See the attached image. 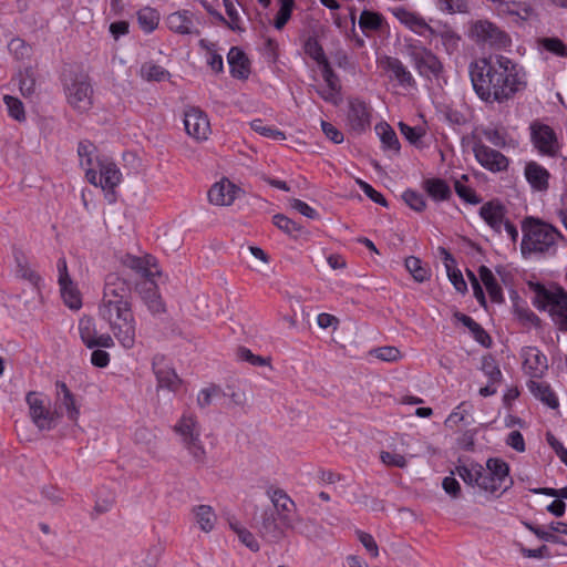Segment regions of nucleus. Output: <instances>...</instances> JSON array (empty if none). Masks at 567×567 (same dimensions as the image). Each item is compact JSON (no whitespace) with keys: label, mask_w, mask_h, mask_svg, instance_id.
<instances>
[{"label":"nucleus","mask_w":567,"mask_h":567,"mask_svg":"<svg viewBox=\"0 0 567 567\" xmlns=\"http://www.w3.org/2000/svg\"><path fill=\"white\" fill-rule=\"evenodd\" d=\"M468 74L475 94L487 104H506L527 87L525 69L503 54L471 62Z\"/></svg>","instance_id":"nucleus-1"},{"label":"nucleus","mask_w":567,"mask_h":567,"mask_svg":"<svg viewBox=\"0 0 567 567\" xmlns=\"http://www.w3.org/2000/svg\"><path fill=\"white\" fill-rule=\"evenodd\" d=\"M454 474L458 475L465 484L477 486L491 494L502 495L513 485L509 465L497 457L488 458L486 467L475 461L460 463L452 472V475Z\"/></svg>","instance_id":"nucleus-2"},{"label":"nucleus","mask_w":567,"mask_h":567,"mask_svg":"<svg viewBox=\"0 0 567 567\" xmlns=\"http://www.w3.org/2000/svg\"><path fill=\"white\" fill-rule=\"evenodd\" d=\"M523 239L520 251L524 257L537 255L554 256L557 243L563 235L551 225L534 217H526L522 223Z\"/></svg>","instance_id":"nucleus-3"},{"label":"nucleus","mask_w":567,"mask_h":567,"mask_svg":"<svg viewBox=\"0 0 567 567\" xmlns=\"http://www.w3.org/2000/svg\"><path fill=\"white\" fill-rule=\"evenodd\" d=\"M99 317L109 323L114 337L126 349L133 348L135 343L136 321L132 310V301L122 303L100 302Z\"/></svg>","instance_id":"nucleus-4"},{"label":"nucleus","mask_w":567,"mask_h":567,"mask_svg":"<svg viewBox=\"0 0 567 567\" xmlns=\"http://www.w3.org/2000/svg\"><path fill=\"white\" fill-rule=\"evenodd\" d=\"M533 303L538 310H548L558 328L567 332V292L561 287L546 288L538 284Z\"/></svg>","instance_id":"nucleus-5"},{"label":"nucleus","mask_w":567,"mask_h":567,"mask_svg":"<svg viewBox=\"0 0 567 567\" xmlns=\"http://www.w3.org/2000/svg\"><path fill=\"white\" fill-rule=\"evenodd\" d=\"M173 430L179 436L183 446L194 461L199 465H204L206 463V450L200 440L202 426L197 416L193 412H184Z\"/></svg>","instance_id":"nucleus-6"},{"label":"nucleus","mask_w":567,"mask_h":567,"mask_svg":"<svg viewBox=\"0 0 567 567\" xmlns=\"http://www.w3.org/2000/svg\"><path fill=\"white\" fill-rule=\"evenodd\" d=\"M25 402L29 406L30 417L40 431H50L54 429L62 417V413L56 409L51 410L50 401L45 400L39 392H28L25 395Z\"/></svg>","instance_id":"nucleus-7"},{"label":"nucleus","mask_w":567,"mask_h":567,"mask_svg":"<svg viewBox=\"0 0 567 567\" xmlns=\"http://www.w3.org/2000/svg\"><path fill=\"white\" fill-rule=\"evenodd\" d=\"M408 55L411 59L413 68L420 76L432 80L439 79L444 71L440 59L420 41L408 44Z\"/></svg>","instance_id":"nucleus-8"},{"label":"nucleus","mask_w":567,"mask_h":567,"mask_svg":"<svg viewBox=\"0 0 567 567\" xmlns=\"http://www.w3.org/2000/svg\"><path fill=\"white\" fill-rule=\"evenodd\" d=\"M471 37L476 43L495 50H503L512 44L511 37L488 20H478L471 28Z\"/></svg>","instance_id":"nucleus-9"},{"label":"nucleus","mask_w":567,"mask_h":567,"mask_svg":"<svg viewBox=\"0 0 567 567\" xmlns=\"http://www.w3.org/2000/svg\"><path fill=\"white\" fill-rule=\"evenodd\" d=\"M267 495L274 505V512L281 525L286 528L295 530L297 528V523L301 522L302 519L295 515L296 503L293 499L281 488L270 487L267 489Z\"/></svg>","instance_id":"nucleus-10"},{"label":"nucleus","mask_w":567,"mask_h":567,"mask_svg":"<svg viewBox=\"0 0 567 567\" xmlns=\"http://www.w3.org/2000/svg\"><path fill=\"white\" fill-rule=\"evenodd\" d=\"M69 104L78 112H86L92 106L93 89L87 75L79 74L65 85Z\"/></svg>","instance_id":"nucleus-11"},{"label":"nucleus","mask_w":567,"mask_h":567,"mask_svg":"<svg viewBox=\"0 0 567 567\" xmlns=\"http://www.w3.org/2000/svg\"><path fill=\"white\" fill-rule=\"evenodd\" d=\"M532 142L537 151L550 157L559 152V143L555 131L547 124L534 122L530 124Z\"/></svg>","instance_id":"nucleus-12"},{"label":"nucleus","mask_w":567,"mask_h":567,"mask_svg":"<svg viewBox=\"0 0 567 567\" xmlns=\"http://www.w3.org/2000/svg\"><path fill=\"white\" fill-rule=\"evenodd\" d=\"M97 183L103 190H106V196H114V188L121 183L122 173L117 165L109 157H96Z\"/></svg>","instance_id":"nucleus-13"},{"label":"nucleus","mask_w":567,"mask_h":567,"mask_svg":"<svg viewBox=\"0 0 567 567\" xmlns=\"http://www.w3.org/2000/svg\"><path fill=\"white\" fill-rule=\"evenodd\" d=\"M122 303V301H132V288L130 282L118 274L111 272L105 277L103 297L101 302Z\"/></svg>","instance_id":"nucleus-14"},{"label":"nucleus","mask_w":567,"mask_h":567,"mask_svg":"<svg viewBox=\"0 0 567 567\" xmlns=\"http://www.w3.org/2000/svg\"><path fill=\"white\" fill-rule=\"evenodd\" d=\"M186 133L196 141H205L210 134V123L207 114L199 107H189L184 112Z\"/></svg>","instance_id":"nucleus-15"},{"label":"nucleus","mask_w":567,"mask_h":567,"mask_svg":"<svg viewBox=\"0 0 567 567\" xmlns=\"http://www.w3.org/2000/svg\"><path fill=\"white\" fill-rule=\"evenodd\" d=\"M152 368L157 380V389H166L172 392L179 389L182 380L164 355H154Z\"/></svg>","instance_id":"nucleus-16"},{"label":"nucleus","mask_w":567,"mask_h":567,"mask_svg":"<svg viewBox=\"0 0 567 567\" xmlns=\"http://www.w3.org/2000/svg\"><path fill=\"white\" fill-rule=\"evenodd\" d=\"M347 124L357 134H362L371 125V112L368 104L360 99L349 101Z\"/></svg>","instance_id":"nucleus-17"},{"label":"nucleus","mask_w":567,"mask_h":567,"mask_svg":"<svg viewBox=\"0 0 567 567\" xmlns=\"http://www.w3.org/2000/svg\"><path fill=\"white\" fill-rule=\"evenodd\" d=\"M473 152L476 161L485 169L497 173L506 171L508 167L509 162L505 155L483 143H475Z\"/></svg>","instance_id":"nucleus-18"},{"label":"nucleus","mask_w":567,"mask_h":567,"mask_svg":"<svg viewBox=\"0 0 567 567\" xmlns=\"http://www.w3.org/2000/svg\"><path fill=\"white\" fill-rule=\"evenodd\" d=\"M79 332L81 340L90 349L114 347V340L109 333H97L94 319L91 317L80 319Z\"/></svg>","instance_id":"nucleus-19"},{"label":"nucleus","mask_w":567,"mask_h":567,"mask_svg":"<svg viewBox=\"0 0 567 567\" xmlns=\"http://www.w3.org/2000/svg\"><path fill=\"white\" fill-rule=\"evenodd\" d=\"M523 370L532 379H540L548 370L547 357L537 347H524L520 351Z\"/></svg>","instance_id":"nucleus-20"},{"label":"nucleus","mask_w":567,"mask_h":567,"mask_svg":"<svg viewBox=\"0 0 567 567\" xmlns=\"http://www.w3.org/2000/svg\"><path fill=\"white\" fill-rule=\"evenodd\" d=\"M381 64L384 71L389 73V78L391 80H395L400 86L405 89H413L416 86L415 79L400 59L384 56Z\"/></svg>","instance_id":"nucleus-21"},{"label":"nucleus","mask_w":567,"mask_h":567,"mask_svg":"<svg viewBox=\"0 0 567 567\" xmlns=\"http://www.w3.org/2000/svg\"><path fill=\"white\" fill-rule=\"evenodd\" d=\"M122 264L123 266L141 275L145 280H150L159 275L157 260L152 255L137 257L131 254H126L122 257Z\"/></svg>","instance_id":"nucleus-22"},{"label":"nucleus","mask_w":567,"mask_h":567,"mask_svg":"<svg viewBox=\"0 0 567 567\" xmlns=\"http://www.w3.org/2000/svg\"><path fill=\"white\" fill-rule=\"evenodd\" d=\"M62 413L65 410L66 416L70 421L76 422L80 415V408L76 404L74 394L70 391L65 382H55V408Z\"/></svg>","instance_id":"nucleus-23"},{"label":"nucleus","mask_w":567,"mask_h":567,"mask_svg":"<svg viewBox=\"0 0 567 567\" xmlns=\"http://www.w3.org/2000/svg\"><path fill=\"white\" fill-rule=\"evenodd\" d=\"M96 146L87 141H81L78 145V155L80 157V164L85 168V177L87 182L92 185H96L97 183V171L96 166V157H100L97 154Z\"/></svg>","instance_id":"nucleus-24"},{"label":"nucleus","mask_w":567,"mask_h":567,"mask_svg":"<svg viewBox=\"0 0 567 567\" xmlns=\"http://www.w3.org/2000/svg\"><path fill=\"white\" fill-rule=\"evenodd\" d=\"M239 190L240 189L235 184L228 179H223L210 187L208 190V199L214 205L229 206L236 199Z\"/></svg>","instance_id":"nucleus-25"},{"label":"nucleus","mask_w":567,"mask_h":567,"mask_svg":"<svg viewBox=\"0 0 567 567\" xmlns=\"http://www.w3.org/2000/svg\"><path fill=\"white\" fill-rule=\"evenodd\" d=\"M288 528L281 525L272 509H266L261 514L259 532L264 538L277 543L285 537Z\"/></svg>","instance_id":"nucleus-26"},{"label":"nucleus","mask_w":567,"mask_h":567,"mask_svg":"<svg viewBox=\"0 0 567 567\" xmlns=\"http://www.w3.org/2000/svg\"><path fill=\"white\" fill-rule=\"evenodd\" d=\"M480 216L493 230L501 234L506 221V208L498 200H489L481 206Z\"/></svg>","instance_id":"nucleus-27"},{"label":"nucleus","mask_w":567,"mask_h":567,"mask_svg":"<svg viewBox=\"0 0 567 567\" xmlns=\"http://www.w3.org/2000/svg\"><path fill=\"white\" fill-rule=\"evenodd\" d=\"M227 61L234 79L247 80L249 78L250 61L240 48L231 47L227 54Z\"/></svg>","instance_id":"nucleus-28"},{"label":"nucleus","mask_w":567,"mask_h":567,"mask_svg":"<svg viewBox=\"0 0 567 567\" xmlns=\"http://www.w3.org/2000/svg\"><path fill=\"white\" fill-rule=\"evenodd\" d=\"M398 20L416 34L426 38L434 34L433 29L419 14L411 12L404 8H396L393 11Z\"/></svg>","instance_id":"nucleus-29"},{"label":"nucleus","mask_w":567,"mask_h":567,"mask_svg":"<svg viewBox=\"0 0 567 567\" xmlns=\"http://www.w3.org/2000/svg\"><path fill=\"white\" fill-rule=\"evenodd\" d=\"M137 290L152 313H161L165 311V307L158 293V287L154 281V278L144 280L137 286Z\"/></svg>","instance_id":"nucleus-30"},{"label":"nucleus","mask_w":567,"mask_h":567,"mask_svg":"<svg viewBox=\"0 0 567 567\" xmlns=\"http://www.w3.org/2000/svg\"><path fill=\"white\" fill-rule=\"evenodd\" d=\"M166 24L168 29L177 34L186 35L198 33L193 22V13L188 10H179L167 16Z\"/></svg>","instance_id":"nucleus-31"},{"label":"nucleus","mask_w":567,"mask_h":567,"mask_svg":"<svg viewBox=\"0 0 567 567\" xmlns=\"http://www.w3.org/2000/svg\"><path fill=\"white\" fill-rule=\"evenodd\" d=\"M424 192L434 202H446L452 197V189L446 181L437 177L426 178L422 183Z\"/></svg>","instance_id":"nucleus-32"},{"label":"nucleus","mask_w":567,"mask_h":567,"mask_svg":"<svg viewBox=\"0 0 567 567\" xmlns=\"http://www.w3.org/2000/svg\"><path fill=\"white\" fill-rule=\"evenodd\" d=\"M530 393L550 409H557L559 401L551 386L547 382L530 380L527 382Z\"/></svg>","instance_id":"nucleus-33"},{"label":"nucleus","mask_w":567,"mask_h":567,"mask_svg":"<svg viewBox=\"0 0 567 567\" xmlns=\"http://www.w3.org/2000/svg\"><path fill=\"white\" fill-rule=\"evenodd\" d=\"M525 176L534 189L543 192L548 188L549 172L538 163H527L525 167Z\"/></svg>","instance_id":"nucleus-34"},{"label":"nucleus","mask_w":567,"mask_h":567,"mask_svg":"<svg viewBox=\"0 0 567 567\" xmlns=\"http://www.w3.org/2000/svg\"><path fill=\"white\" fill-rule=\"evenodd\" d=\"M440 252L443 258V261H444V265H445V268L447 271V276H449L451 282L453 284L454 288L460 292H465L467 290V285L463 278L461 270H458L455 267L456 261H455L454 257L447 249H445L443 247H440Z\"/></svg>","instance_id":"nucleus-35"},{"label":"nucleus","mask_w":567,"mask_h":567,"mask_svg":"<svg viewBox=\"0 0 567 567\" xmlns=\"http://www.w3.org/2000/svg\"><path fill=\"white\" fill-rule=\"evenodd\" d=\"M358 23L367 37H370L373 32L382 31L386 25L385 18L381 13L370 10L361 12Z\"/></svg>","instance_id":"nucleus-36"},{"label":"nucleus","mask_w":567,"mask_h":567,"mask_svg":"<svg viewBox=\"0 0 567 567\" xmlns=\"http://www.w3.org/2000/svg\"><path fill=\"white\" fill-rule=\"evenodd\" d=\"M454 318L470 330L475 341L481 346L485 348L491 347L492 339L489 334L472 317L457 311L454 313Z\"/></svg>","instance_id":"nucleus-37"},{"label":"nucleus","mask_w":567,"mask_h":567,"mask_svg":"<svg viewBox=\"0 0 567 567\" xmlns=\"http://www.w3.org/2000/svg\"><path fill=\"white\" fill-rule=\"evenodd\" d=\"M478 275L489 295L491 300L493 302H497V303L503 302L504 301L503 289L498 285L492 270L488 267L482 265L478 268Z\"/></svg>","instance_id":"nucleus-38"},{"label":"nucleus","mask_w":567,"mask_h":567,"mask_svg":"<svg viewBox=\"0 0 567 567\" xmlns=\"http://www.w3.org/2000/svg\"><path fill=\"white\" fill-rule=\"evenodd\" d=\"M59 286L64 303L70 309L79 310L82 307V298L76 285L72 281V279L64 282H59Z\"/></svg>","instance_id":"nucleus-39"},{"label":"nucleus","mask_w":567,"mask_h":567,"mask_svg":"<svg viewBox=\"0 0 567 567\" xmlns=\"http://www.w3.org/2000/svg\"><path fill=\"white\" fill-rule=\"evenodd\" d=\"M377 134L380 136L383 148L398 154L401 145L396 133L388 123H380L375 126Z\"/></svg>","instance_id":"nucleus-40"},{"label":"nucleus","mask_w":567,"mask_h":567,"mask_svg":"<svg viewBox=\"0 0 567 567\" xmlns=\"http://www.w3.org/2000/svg\"><path fill=\"white\" fill-rule=\"evenodd\" d=\"M137 21H138L140 28L145 33H151L158 25L159 13L154 8L144 7L141 10L137 11Z\"/></svg>","instance_id":"nucleus-41"},{"label":"nucleus","mask_w":567,"mask_h":567,"mask_svg":"<svg viewBox=\"0 0 567 567\" xmlns=\"http://www.w3.org/2000/svg\"><path fill=\"white\" fill-rule=\"evenodd\" d=\"M193 512L199 528L205 533H209L216 523L214 509L208 505H198Z\"/></svg>","instance_id":"nucleus-42"},{"label":"nucleus","mask_w":567,"mask_h":567,"mask_svg":"<svg viewBox=\"0 0 567 567\" xmlns=\"http://www.w3.org/2000/svg\"><path fill=\"white\" fill-rule=\"evenodd\" d=\"M17 81L19 90L24 97H31L35 92V79L31 68H27L20 71L17 78L12 79Z\"/></svg>","instance_id":"nucleus-43"},{"label":"nucleus","mask_w":567,"mask_h":567,"mask_svg":"<svg viewBox=\"0 0 567 567\" xmlns=\"http://www.w3.org/2000/svg\"><path fill=\"white\" fill-rule=\"evenodd\" d=\"M404 266L406 270L412 275L415 281L424 282L430 279L431 271L426 268L420 258L410 256L405 259Z\"/></svg>","instance_id":"nucleus-44"},{"label":"nucleus","mask_w":567,"mask_h":567,"mask_svg":"<svg viewBox=\"0 0 567 567\" xmlns=\"http://www.w3.org/2000/svg\"><path fill=\"white\" fill-rule=\"evenodd\" d=\"M468 176L463 174L460 179H455L454 189L457 196L463 199L465 203L476 205L482 202V198L476 194V192L463 184V182H467Z\"/></svg>","instance_id":"nucleus-45"},{"label":"nucleus","mask_w":567,"mask_h":567,"mask_svg":"<svg viewBox=\"0 0 567 567\" xmlns=\"http://www.w3.org/2000/svg\"><path fill=\"white\" fill-rule=\"evenodd\" d=\"M305 53L315 60L319 66L328 63V59L324 54L322 45L319 43L318 39L315 37H309L303 43Z\"/></svg>","instance_id":"nucleus-46"},{"label":"nucleus","mask_w":567,"mask_h":567,"mask_svg":"<svg viewBox=\"0 0 567 567\" xmlns=\"http://www.w3.org/2000/svg\"><path fill=\"white\" fill-rule=\"evenodd\" d=\"M250 126L254 132L260 134L261 136L275 140V141H284L286 140V134L278 130L274 125H267L262 120L256 118L250 123Z\"/></svg>","instance_id":"nucleus-47"},{"label":"nucleus","mask_w":567,"mask_h":567,"mask_svg":"<svg viewBox=\"0 0 567 567\" xmlns=\"http://www.w3.org/2000/svg\"><path fill=\"white\" fill-rule=\"evenodd\" d=\"M278 2L279 10L274 20V27L277 30H282L291 18L296 2L295 0H278Z\"/></svg>","instance_id":"nucleus-48"},{"label":"nucleus","mask_w":567,"mask_h":567,"mask_svg":"<svg viewBox=\"0 0 567 567\" xmlns=\"http://www.w3.org/2000/svg\"><path fill=\"white\" fill-rule=\"evenodd\" d=\"M482 371L488 379V382L501 384L503 380V373L492 357H484L482 360Z\"/></svg>","instance_id":"nucleus-49"},{"label":"nucleus","mask_w":567,"mask_h":567,"mask_svg":"<svg viewBox=\"0 0 567 567\" xmlns=\"http://www.w3.org/2000/svg\"><path fill=\"white\" fill-rule=\"evenodd\" d=\"M141 73L147 81L161 82L169 78V72L166 69L154 63H144Z\"/></svg>","instance_id":"nucleus-50"},{"label":"nucleus","mask_w":567,"mask_h":567,"mask_svg":"<svg viewBox=\"0 0 567 567\" xmlns=\"http://www.w3.org/2000/svg\"><path fill=\"white\" fill-rule=\"evenodd\" d=\"M276 227L289 236H297L301 231V226L284 214H276L272 217Z\"/></svg>","instance_id":"nucleus-51"},{"label":"nucleus","mask_w":567,"mask_h":567,"mask_svg":"<svg viewBox=\"0 0 567 567\" xmlns=\"http://www.w3.org/2000/svg\"><path fill=\"white\" fill-rule=\"evenodd\" d=\"M3 102L8 109L9 115L13 120L18 122H23L25 120L23 103L18 97H14L12 95H4Z\"/></svg>","instance_id":"nucleus-52"},{"label":"nucleus","mask_w":567,"mask_h":567,"mask_svg":"<svg viewBox=\"0 0 567 567\" xmlns=\"http://www.w3.org/2000/svg\"><path fill=\"white\" fill-rule=\"evenodd\" d=\"M402 199L414 212L421 213L426 208V200L424 195L416 190L406 189L402 194Z\"/></svg>","instance_id":"nucleus-53"},{"label":"nucleus","mask_w":567,"mask_h":567,"mask_svg":"<svg viewBox=\"0 0 567 567\" xmlns=\"http://www.w3.org/2000/svg\"><path fill=\"white\" fill-rule=\"evenodd\" d=\"M441 42L447 54H454L458 51L461 37L451 29L440 32Z\"/></svg>","instance_id":"nucleus-54"},{"label":"nucleus","mask_w":567,"mask_h":567,"mask_svg":"<svg viewBox=\"0 0 567 567\" xmlns=\"http://www.w3.org/2000/svg\"><path fill=\"white\" fill-rule=\"evenodd\" d=\"M401 134L413 145H417L425 135V130L420 126H410L403 122L399 123Z\"/></svg>","instance_id":"nucleus-55"},{"label":"nucleus","mask_w":567,"mask_h":567,"mask_svg":"<svg viewBox=\"0 0 567 567\" xmlns=\"http://www.w3.org/2000/svg\"><path fill=\"white\" fill-rule=\"evenodd\" d=\"M540 44L543 48L557 56L566 58L567 56V47L566 44L558 38H543L540 40Z\"/></svg>","instance_id":"nucleus-56"},{"label":"nucleus","mask_w":567,"mask_h":567,"mask_svg":"<svg viewBox=\"0 0 567 567\" xmlns=\"http://www.w3.org/2000/svg\"><path fill=\"white\" fill-rule=\"evenodd\" d=\"M230 526L244 545H246L252 551L259 550V544L256 537L248 529L233 524Z\"/></svg>","instance_id":"nucleus-57"},{"label":"nucleus","mask_w":567,"mask_h":567,"mask_svg":"<svg viewBox=\"0 0 567 567\" xmlns=\"http://www.w3.org/2000/svg\"><path fill=\"white\" fill-rule=\"evenodd\" d=\"M380 460L384 465L391 467L403 468L408 464L406 458L402 454L395 452L382 451L380 453Z\"/></svg>","instance_id":"nucleus-58"},{"label":"nucleus","mask_w":567,"mask_h":567,"mask_svg":"<svg viewBox=\"0 0 567 567\" xmlns=\"http://www.w3.org/2000/svg\"><path fill=\"white\" fill-rule=\"evenodd\" d=\"M320 68H321V73H322V78L324 80L326 86L330 87L331 91H341V84H340L339 76L332 70L330 63L328 62Z\"/></svg>","instance_id":"nucleus-59"},{"label":"nucleus","mask_w":567,"mask_h":567,"mask_svg":"<svg viewBox=\"0 0 567 567\" xmlns=\"http://www.w3.org/2000/svg\"><path fill=\"white\" fill-rule=\"evenodd\" d=\"M358 185L360 189L365 194L367 197H369L372 202L383 206L388 207V202L384 198V196L375 190L370 184H368L364 181L359 179Z\"/></svg>","instance_id":"nucleus-60"},{"label":"nucleus","mask_w":567,"mask_h":567,"mask_svg":"<svg viewBox=\"0 0 567 567\" xmlns=\"http://www.w3.org/2000/svg\"><path fill=\"white\" fill-rule=\"evenodd\" d=\"M237 355L241 361L248 362L255 367H262L268 364V360L266 358L254 354L248 348L245 347L238 349Z\"/></svg>","instance_id":"nucleus-61"},{"label":"nucleus","mask_w":567,"mask_h":567,"mask_svg":"<svg viewBox=\"0 0 567 567\" xmlns=\"http://www.w3.org/2000/svg\"><path fill=\"white\" fill-rule=\"evenodd\" d=\"M534 535L544 542L559 545H567L565 540H563L558 535H555L550 532L549 525L547 526H537L534 530Z\"/></svg>","instance_id":"nucleus-62"},{"label":"nucleus","mask_w":567,"mask_h":567,"mask_svg":"<svg viewBox=\"0 0 567 567\" xmlns=\"http://www.w3.org/2000/svg\"><path fill=\"white\" fill-rule=\"evenodd\" d=\"M373 354L375 358L386 362L396 361L401 357V352L398 348L389 346L374 349Z\"/></svg>","instance_id":"nucleus-63"},{"label":"nucleus","mask_w":567,"mask_h":567,"mask_svg":"<svg viewBox=\"0 0 567 567\" xmlns=\"http://www.w3.org/2000/svg\"><path fill=\"white\" fill-rule=\"evenodd\" d=\"M18 274L21 278L28 280L34 288H39L41 276L28 265L19 264Z\"/></svg>","instance_id":"nucleus-64"}]
</instances>
